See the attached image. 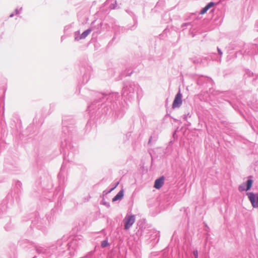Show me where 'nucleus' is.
<instances>
[{
  "label": "nucleus",
  "mask_w": 258,
  "mask_h": 258,
  "mask_svg": "<svg viewBox=\"0 0 258 258\" xmlns=\"http://www.w3.org/2000/svg\"><path fill=\"white\" fill-rule=\"evenodd\" d=\"M164 177L161 176L160 178L155 180L154 187L156 189H160L164 184Z\"/></svg>",
  "instance_id": "obj_4"
},
{
  "label": "nucleus",
  "mask_w": 258,
  "mask_h": 258,
  "mask_svg": "<svg viewBox=\"0 0 258 258\" xmlns=\"http://www.w3.org/2000/svg\"><path fill=\"white\" fill-rule=\"evenodd\" d=\"M109 245V243L107 240H104L101 243V246L102 247H105Z\"/></svg>",
  "instance_id": "obj_8"
},
{
  "label": "nucleus",
  "mask_w": 258,
  "mask_h": 258,
  "mask_svg": "<svg viewBox=\"0 0 258 258\" xmlns=\"http://www.w3.org/2000/svg\"><path fill=\"white\" fill-rule=\"evenodd\" d=\"M208 10L209 9L206 7H205L201 11L200 14L204 15L207 12Z\"/></svg>",
  "instance_id": "obj_9"
},
{
  "label": "nucleus",
  "mask_w": 258,
  "mask_h": 258,
  "mask_svg": "<svg viewBox=\"0 0 258 258\" xmlns=\"http://www.w3.org/2000/svg\"><path fill=\"white\" fill-rule=\"evenodd\" d=\"M218 50L219 53L220 54H222V52H221V50L219 49H218Z\"/></svg>",
  "instance_id": "obj_13"
},
{
  "label": "nucleus",
  "mask_w": 258,
  "mask_h": 258,
  "mask_svg": "<svg viewBox=\"0 0 258 258\" xmlns=\"http://www.w3.org/2000/svg\"><path fill=\"white\" fill-rule=\"evenodd\" d=\"M91 29H88L84 31L81 35L80 39H85L91 32Z\"/></svg>",
  "instance_id": "obj_6"
},
{
  "label": "nucleus",
  "mask_w": 258,
  "mask_h": 258,
  "mask_svg": "<svg viewBox=\"0 0 258 258\" xmlns=\"http://www.w3.org/2000/svg\"><path fill=\"white\" fill-rule=\"evenodd\" d=\"M136 220L135 217L134 215H127L123 220L124 224V229H129L134 224Z\"/></svg>",
  "instance_id": "obj_1"
},
{
  "label": "nucleus",
  "mask_w": 258,
  "mask_h": 258,
  "mask_svg": "<svg viewBox=\"0 0 258 258\" xmlns=\"http://www.w3.org/2000/svg\"><path fill=\"white\" fill-rule=\"evenodd\" d=\"M214 5V3L213 2H210L209 3L206 7L208 9H210L211 7H212Z\"/></svg>",
  "instance_id": "obj_11"
},
{
  "label": "nucleus",
  "mask_w": 258,
  "mask_h": 258,
  "mask_svg": "<svg viewBox=\"0 0 258 258\" xmlns=\"http://www.w3.org/2000/svg\"><path fill=\"white\" fill-rule=\"evenodd\" d=\"M247 195L252 206L254 208L258 207V196L252 192H248Z\"/></svg>",
  "instance_id": "obj_2"
},
{
  "label": "nucleus",
  "mask_w": 258,
  "mask_h": 258,
  "mask_svg": "<svg viewBox=\"0 0 258 258\" xmlns=\"http://www.w3.org/2000/svg\"><path fill=\"white\" fill-rule=\"evenodd\" d=\"M182 95L179 92L176 95L172 104V108L179 107L182 104Z\"/></svg>",
  "instance_id": "obj_3"
},
{
  "label": "nucleus",
  "mask_w": 258,
  "mask_h": 258,
  "mask_svg": "<svg viewBox=\"0 0 258 258\" xmlns=\"http://www.w3.org/2000/svg\"><path fill=\"white\" fill-rule=\"evenodd\" d=\"M252 183H253V180H251V179H249L247 181V182H246V191H247L249 189H250V188L252 186Z\"/></svg>",
  "instance_id": "obj_7"
},
{
  "label": "nucleus",
  "mask_w": 258,
  "mask_h": 258,
  "mask_svg": "<svg viewBox=\"0 0 258 258\" xmlns=\"http://www.w3.org/2000/svg\"><path fill=\"white\" fill-rule=\"evenodd\" d=\"M194 255H195V258H198V252L197 250H195L194 251Z\"/></svg>",
  "instance_id": "obj_12"
},
{
  "label": "nucleus",
  "mask_w": 258,
  "mask_h": 258,
  "mask_svg": "<svg viewBox=\"0 0 258 258\" xmlns=\"http://www.w3.org/2000/svg\"><path fill=\"white\" fill-rule=\"evenodd\" d=\"M123 197V191L120 190L112 199V201L114 202L121 200Z\"/></svg>",
  "instance_id": "obj_5"
},
{
  "label": "nucleus",
  "mask_w": 258,
  "mask_h": 258,
  "mask_svg": "<svg viewBox=\"0 0 258 258\" xmlns=\"http://www.w3.org/2000/svg\"><path fill=\"white\" fill-rule=\"evenodd\" d=\"M238 189L240 191L246 190V188H245L244 186L243 185H240L238 187Z\"/></svg>",
  "instance_id": "obj_10"
}]
</instances>
